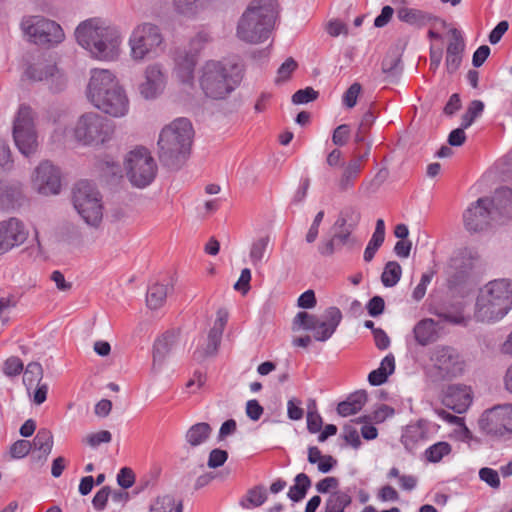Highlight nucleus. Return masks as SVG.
Returning a JSON list of instances; mask_svg holds the SVG:
<instances>
[{"label": "nucleus", "instance_id": "aec40b11", "mask_svg": "<svg viewBox=\"0 0 512 512\" xmlns=\"http://www.w3.org/2000/svg\"><path fill=\"white\" fill-rule=\"evenodd\" d=\"M91 103L99 110L113 117H122L127 114L129 109L128 98L121 86L111 90L102 98L99 97V101L95 99Z\"/></svg>", "mask_w": 512, "mask_h": 512}, {"label": "nucleus", "instance_id": "dca6fc26", "mask_svg": "<svg viewBox=\"0 0 512 512\" xmlns=\"http://www.w3.org/2000/svg\"><path fill=\"white\" fill-rule=\"evenodd\" d=\"M33 188L41 195H56L61 189L60 171L48 161L41 162L32 177Z\"/></svg>", "mask_w": 512, "mask_h": 512}, {"label": "nucleus", "instance_id": "72a5a7b5", "mask_svg": "<svg viewBox=\"0 0 512 512\" xmlns=\"http://www.w3.org/2000/svg\"><path fill=\"white\" fill-rule=\"evenodd\" d=\"M57 73L55 64L47 61H39L30 65L26 70V75L29 79L34 81H44L49 77H54Z\"/></svg>", "mask_w": 512, "mask_h": 512}, {"label": "nucleus", "instance_id": "a211bd4d", "mask_svg": "<svg viewBox=\"0 0 512 512\" xmlns=\"http://www.w3.org/2000/svg\"><path fill=\"white\" fill-rule=\"evenodd\" d=\"M28 231L17 218H9L0 222V255L25 242Z\"/></svg>", "mask_w": 512, "mask_h": 512}, {"label": "nucleus", "instance_id": "393cba45", "mask_svg": "<svg viewBox=\"0 0 512 512\" xmlns=\"http://www.w3.org/2000/svg\"><path fill=\"white\" fill-rule=\"evenodd\" d=\"M431 313L441 321L451 325L467 326L469 317L464 315V307L461 303L442 304L434 306Z\"/></svg>", "mask_w": 512, "mask_h": 512}, {"label": "nucleus", "instance_id": "f257e3e1", "mask_svg": "<svg viewBox=\"0 0 512 512\" xmlns=\"http://www.w3.org/2000/svg\"><path fill=\"white\" fill-rule=\"evenodd\" d=\"M75 37L78 44L96 59L113 61L120 54L122 39L119 30L101 19L91 18L81 22L75 30Z\"/></svg>", "mask_w": 512, "mask_h": 512}, {"label": "nucleus", "instance_id": "a19ab883", "mask_svg": "<svg viewBox=\"0 0 512 512\" xmlns=\"http://www.w3.org/2000/svg\"><path fill=\"white\" fill-rule=\"evenodd\" d=\"M451 451L452 447L448 442L439 441L425 450L424 457L430 463H438L445 456H448Z\"/></svg>", "mask_w": 512, "mask_h": 512}, {"label": "nucleus", "instance_id": "f704fd0d", "mask_svg": "<svg viewBox=\"0 0 512 512\" xmlns=\"http://www.w3.org/2000/svg\"><path fill=\"white\" fill-rule=\"evenodd\" d=\"M31 444L33 451H39L41 453L39 458L43 457L46 459L53 447V435L51 431L46 428L39 429Z\"/></svg>", "mask_w": 512, "mask_h": 512}, {"label": "nucleus", "instance_id": "8fccbe9b", "mask_svg": "<svg viewBox=\"0 0 512 512\" xmlns=\"http://www.w3.org/2000/svg\"><path fill=\"white\" fill-rule=\"evenodd\" d=\"M112 440V434L108 430H101L96 433L86 435L82 442L91 448H97L100 444L109 443Z\"/></svg>", "mask_w": 512, "mask_h": 512}, {"label": "nucleus", "instance_id": "c85d7f7f", "mask_svg": "<svg viewBox=\"0 0 512 512\" xmlns=\"http://www.w3.org/2000/svg\"><path fill=\"white\" fill-rule=\"evenodd\" d=\"M436 323L433 319L426 318L419 321L414 329L416 342L421 346H426L437 339Z\"/></svg>", "mask_w": 512, "mask_h": 512}, {"label": "nucleus", "instance_id": "4d7b16f0", "mask_svg": "<svg viewBox=\"0 0 512 512\" xmlns=\"http://www.w3.org/2000/svg\"><path fill=\"white\" fill-rule=\"evenodd\" d=\"M350 137V127L347 124L337 126L332 134V142L336 146H344L347 144Z\"/></svg>", "mask_w": 512, "mask_h": 512}, {"label": "nucleus", "instance_id": "69168bd1", "mask_svg": "<svg viewBox=\"0 0 512 512\" xmlns=\"http://www.w3.org/2000/svg\"><path fill=\"white\" fill-rule=\"evenodd\" d=\"M367 311L368 314L372 317H377L381 315L385 308L384 299L381 296L372 297L367 303Z\"/></svg>", "mask_w": 512, "mask_h": 512}, {"label": "nucleus", "instance_id": "052dcab7", "mask_svg": "<svg viewBox=\"0 0 512 512\" xmlns=\"http://www.w3.org/2000/svg\"><path fill=\"white\" fill-rule=\"evenodd\" d=\"M228 459V453L222 449L211 450L208 458L207 465L209 468H218L222 466Z\"/></svg>", "mask_w": 512, "mask_h": 512}, {"label": "nucleus", "instance_id": "338daca9", "mask_svg": "<svg viewBox=\"0 0 512 512\" xmlns=\"http://www.w3.org/2000/svg\"><path fill=\"white\" fill-rule=\"evenodd\" d=\"M383 242H384V238L377 237V236L371 237V239L368 242V245L364 251V260L366 262H370L374 258L377 250L381 247Z\"/></svg>", "mask_w": 512, "mask_h": 512}, {"label": "nucleus", "instance_id": "bf43d9fd", "mask_svg": "<svg viewBox=\"0 0 512 512\" xmlns=\"http://www.w3.org/2000/svg\"><path fill=\"white\" fill-rule=\"evenodd\" d=\"M135 482V475L132 469L123 467L117 475V483L122 489H128L133 486Z\"/></svg>", "mask_w": 512, "mask_h": 512}, {"label": "nucleus", "instance_id": "5701e85b", "mask_svg": "<svg viewBox=\"0 0 512 512\" xmlns=\"http://www.w3.org/2000/svg\"><path fill=\"white\" fill-rule=\"evenodd\" d=\"M179 342V333L169 330L156 338L153 344V369L161 367L166 357L176 348Z\"/></svg>", "mask_w": 512, "mask_h": 512}, {"label": "nucleus", "instance_id": "f3484780", "mask_svg": "<svg viewBox=\"0 0 512 512\" xmlns=\"http://www.w3.org/2000/svg\"><path fill=\"white\" fill-rule=\"evenodd\" d=\"M167 80V72L161 64L148 65L144 70L143 81L138 86L140 95L147 100L157 98L163 93Z\"/></svg>", "mask_w": 512, "mask_h": 512}, {"label": "nucleus", "instance_id": "6e6d98bb", "mask_svg": "<svg viewBox=\"0 0 512 512\" xmlns=\"http://www.w3.org/2000/svg\"><path fill=\"white\" fill-rule=\"evenodd\" d=\"M110 494L111 488L109 486H104L94 495L92 505L96 511L101 512L106 508Z\"/></svg>", "mask_w": 512, "mask_h": 512}, {"label": "nucleus", "instance_id": "ea45409f", "mask_svg": "<svg viewBox=\"0 0 512 512\" xmlns=\"http://www.w3.org/2000/svg\"><path fill=\"white\" fill-rule=\"evenodd\" d=\"M222 334L218 330H211L208 333L207 345L204 349H197L194 352V358L198 361L203 360L208 356L216 354L218 347L221 343Z\"/></svg>", "mask_w": 512, "mask_h": 512}, {"label": "nucleus", "instance_id": "ddd939ff", "mask_svg": "<svg viewBox=\"0 0 512 512\" xmlns=\"http://www.w3.org/2000/svg\"><path fill=\"white\" fill-rule=\"evenodd\" d=\"M163 36L158 26L151 23L138 25L129 38L130 55L135 61H142L162 44Z\"/></svg>", "mask_w": 512, "mask_h": 512}, {"label": "nucleus", "instance_id": "423d86ee", "mask_svg": "<svg viewBox=\"0 0 512 512\" xmlns=\"http://www.w3.org/2000/svg\"><path fill=\"white\" fill-rule=\"evenodd\" d=\"M341 320L342 313L335 306L327 308L322 316L301 311L295 315L292 329L293 331L301 329L311 331L316 341L325 342L335 333Z\"/></svg>", "mask_w": 512, "mask_h": 512}, {"label": "nucleus", "instance_id": "13d9d810", "mask_svg": "<svg viewBox=\"0 0 512 512\" xmlns=\"http://www.w3.org/2000/svg\"><path fill=\"white\" fill-rule=\"evenodd\" d=\"M479 478L492 488L500 487V478L498 472L492 468L484 467L479 471Z\"/></svg>", "mask_w": 512, "mask_h": 512}, {"label": "nucleus", "instance_id": "37998d69", "mask_svg": "<svg viewBox=\"0 0 512 512\" xmlns=\"http://www.w3.org/2000/svg\"><path fill=\"white\" fill-rule=\"evenodd\" d=\"M210 41V36L206 32H198L194 35L188 42V45L185 47H178L179 49H185L186 52L193 54V56L198 59L201 51L205 48L207 43Z\"/></svg>", "mask_w": 512, "mask_h": 512}, {"label": "nucleus", "instance_id": "cd10ccee", "mask_svg": "<svg viewBox=\"0 0 512 512\" xmlns=\"http://www.w3.org/2000/svg\"><path fill=\"white\" fill-rule=\"evenodd\" d=\"M495 214L501 217L512 218V188H498L491 199Z\"/></svg>", "mask_w": 512, "mask_h": 512}, {"label": "nucleus", "instance_id": "7ed1b4c3", "mask_svg": "<svg viewBox=\"0 0 512 512\" xmlns=\"http://www.w3.org/2000/svg\"><path fill=\"white\" fill-rule=\"evenodd\" d=\"M277 14L276 0L252 1L239 19L238 38L251 44L264 42L269 38Z\"/></svg>", "mask_w": 512, "mask_h": 512}, {"label": "nucleus", "instance_id": "6e6552de", "mask_svg": "<svg viewBox=\"0 0 512 512\" xmlns=\"http://www.w3.org/2000/svg\"><path fill=\"white\" fill-rule=\"evenodd\" d=\"M480 432L490 441L503 443L512 439V404L495 405L478 419Z\"/></svg>", "mask_w": 512, "mask_h": 512}, {"label": "nucleus", "instance_id": "79ce46f5", "mask_svg": "<svg viewBox=\"0 0 512 512\" xmlns=\"http://www.w3.org/2000/svg\"><path fill=\"white\" fill-rule=\"evenodd\" d=\"M402 268L396 261L386 263L381 275V282L385 287H394L400 280Z\"/></svg>", "mask_w": 512, "mask_h": 512}, {"label": "nucleus", "instance_id": "58836bf2", "mask_svg": "<svg viewBox=\"0 0 512 512\" xmlns=\"http://www.w3.org/2000/svg\"><path fill=\"white\" fill-rule=\"evenodd\" d=\"M295 484L290 487L287 496L293 502L301 501L311 486V480L305 473H299L296 475Z\"/></svg>", "mask_w": 512, "mask_h": 512}, {"label": "nucleus", "instance_id": "f8f14e48", "mask_svg": "<svg viewBox=\"0 0 512 512\" xmlns=\"http://www.w3.org/2000/svg\"><path fill=\"white\" fill-rule=\"evenodd\" d=\"M25 35L37 45H56L64 40V32L55 21L42 16L26 17L21 22Z\"/></svg>", "mask_w": 512, "mask_h": 512}, {"label": "nucleus", "instance_id": "bb28decb", "mask_svg": "<svg viewBox=\"0 0 512 512\" xmlns=\"http://www.w3.org/2000/svg\"><path fill=\"white\" fill-rule=\"evenodd\" d=\"M341 166L342 171L337 180V186L340 192H347L354 187L364 167L360 165L359 159L352 158Z\"/></svg>", "mask_w": 512, "mask_h": 512}, {"label": "nucleus", "instance_id": "20e7f679", "mask_svg": "<svg viewBox=\"0 0 512 512\" xmlns=\"http://www.w3.org/2000/svg\"><path fill=\"white\" fill-rule=\"evenodd\" d=\"M237 64L208 60L199 69V85L206 97L221 100L230 95L241 81Z\"/></svg>", "mask_w": 512, "mask_h": 512}, {"label": "nucleus", "instance_id": "f03ea898", "mask_svg": "<svg viewBox=\"0 0 512 512\" xmlns=\"http://www.w3.org/2000/svg\"><path fill=\"white\" fill-rule=\"evenodd\" d=\"M193 136L194 130L187 118H178L165 126L158 139L161 163L170 169H179L190 154Z\"/></svg>", "mask_w": 512, "mask_h": 512}, {"label": "nucleus", "instance_id": "b1692460", "mask_svg": "<svg viewBox=\"0 0 512 512\" xmlns=\"http://www.w3.org/2000/svg\"><path fill=\"white\" fill-rule=\"evenodd\" d=\"M397 18L404 23H407L411 26H415L421 28L429 23H432L433 26L436 23H439L442 27L446 26V22L437 17H434L422 10L409 8L406 6H402L397 8L396 10Z\"/></svg>", "mask_w": 512, "mask_h": 512}, {"label": "nucleus", "instance_id": "a18cd8bd", "mask_svg": "<svg viewBox=\"0 0 512 512\" xmlns=\"http://www.w3.org/2000/svg\"><path fill=\"white\" fill-rule=\"evenodd\" d=\"M483 110L484 103L480 100H473L469 104L466 112L462 116L461 126H463V128L470 127L475 121V119L482 114Z\"/></svg>", "mask_w": 512, "mask_h": 512}, {"label": "nucleus", "instance_id": "3c124183", "mask_svg": "<svg viewBox=\"0 0 512 512\" xmlns=\"http://www.w3.org/2000/svg\"><path fill=\"white\" fill-rule=\"evenodd\" d=\"M297 66V62L292 57L287 58L278 68L276 83L287 81Z\"/></svg>", "mask_w": 512, "mask_h": 512}, {"label": "nucleus", "instance_id": "c9c22d12", "mask_svg": "<svg viewBox=\"0 0 512 512\" xmlns=\"http://www.w3.org/2000/svg\"><path fill=\"white\" fill-rule=\"evenodd\" d=\"M168 295V286L155 283L149 286L146 294V303L150 309L162 307Z\"/></svg>", "mask_w": 512, "mask_h": 512}, {"label": "nucleus", "instance_id": "a878e982", "mask_svg": "<svg viewBox=\"0 0 512 512\" xmlns=\"http://www.w3.org/2000/svg\"><path fill=\"white\" fill-rule=\"evenodd\" d=\"M472 270V262L463 255L455 256L450 261L448 272V285L457 287L466 282Z\"/></svg>", "mask_w": 512, "mask_h": 512}, {"label": "nucleus", "instance_id": "2eb2a0df", "mask_svg": "<svg viewBox=\"0 0 512 512\" xmlns=\"http://www.w3.org/2000/svg\"><path fill=\"white\" fill-rule=\"evenodd\" d=\"M434 367L443 379L460 376L464 370V361L456 349L450 346H437L432 355Z\"/></svg>", "mask_w": 512, "mask_h": 512}, {"label": "nucleus", "instance_id": "09e8293b", "mask_svg": "<svg viewBox=\"0 0 512 512\" xmlns=\"http://www.w3.org/2000/svg\"><path fill=\"white\" fill-rule=\"evenodd\" d=\"M394 414V409L388 405L382 404L376 409L371 416L359 417L355 420L357 423H366L368 420L375 421L377 423L383 422L387 417Z\"/></svg>", "mask_w": 512, "mask_h": 512}, {"label": "nucleus", "instance_id": "0eeeda50", "mask_svg": "<svg viewBox=\"0 0 512 512\" xmlns=\"http://www.w3.org/2000/svg\"><path fill=\"white\" fill-rule=\"evenodd\" d=\"M114 132L112 123L95 112L82 114L72 128L74 139L85 146H99L109 141Z\"/></svg>", "mask_w": 512, "mask_h": 512}, {"label": "nucleus", "instance_id": "c03bdc74", "mask_svg": "<svg viewBox=\"0 0 512 512\" xmlns=\"http://www.w3.org/2000/svg\"><path fill=\"white\" fill-rule=\"evenodd\" d=\"M43 376L42 366L37 362H31L27 365L23 382L29 390L36 382L39 383Z\"/></svg>", "mask_w": 512, "mask_h": 512}, {"label": "nucleus", "instance_id": "7c9ffc66", "mask_svg": "<svg viewBox=\"0 0 512 512\" xmlns=\"http://www.w3.org/2000/svg\"><path fill=\"white\" fill-rule=\"evenodd\" d=\"M207 0H173L174 12L187 19L195 18L204 8Z\"/></svg>", "mask_w": 512, "mask_h": 512}, {"label": "nucleus", "instance_id": "2f4dec72", "mask_svg": "<svg viewBox=\"0 0 512 512\" xmlns=\"http://www.w3.org/2000/svg\"><path fill=\"white\" fill-rule=\"evenodd\" d=\"M352 502L350 489L332 492L326 500L325 512H344Z\"/></svg>", "mask_w": 512, "mask_h": 512}, {"label": "nucleus", "instance_id": "c756f323", "mask_svg": "<svg viewBox=\"0 0 512 512\" xmlns=\"http://www.w3.org/2000/svg\"><path fill=\"white\" fill-rule=\"evenodd\" d=\"M212 432L211 426L206 422L192 425L185 434L186 443L190 447H197L205 443Z\"/></svg>", "mask_w": 512, "mask_h": 512}, {"label": "nucleus", "instance_id": "6ab92c4d", "mask_svg": "<svg viewBox=\"0 0 512 512\" xmlns=\"http://www.w3.org/2000/svg\"><path fill=\"white\" fill-rule=\"evenodd\" d=\"M119 86L115 75L110 70L93 69L87 88V97L90 102L95 99L99 101V97L102 98L105 94Z\"/></svg>", "mask_w": 512, "mask_h": 512}, {"label": "nucleus", "instance_id": "4be33fe9", "mask_svg": "<svg viewBox=\"0 0 512 512\" xmlns=\"http://www.w3.org/2000/svg\"><path fill=\"white\" fill-rule=\"evenodd\" d=\"M442 402L454 412L464 413L472 402L470 390L463 385H450L443 395Z\"/></svg>", "mask_w": 512, "mask_h": 512}, {"label": "nucleus", "instance_id": "0e129e2a", "mask_svg": "<svg viewBox=\"0 0 512 512\" xmlns=\"http://www.w3.org/2000/svg\"><path fill=\"white\" fill-rule=\"evenodd\" d=\"M361 91V85L359 83H353L344 93L343 103L348 108H353L357 103L358 95Z\"/></svg>", "mask_w": 512, "mask_h": 512}, {"label": "nucleus", "instance_id": "4468645a", "mask_svg": "<svg viewBox=\"0 0 512 512\" xmlns=\"http://www.w3.org/2000/svg\"><path fill=\"white\" fill-rule=\"evenodd\" d=\"M496 221V214L491 199L481 197L471 203L463 212V222L467 231L482 232L489 229Z\"/></svg>", "mask_w": 512, "mask_h": 512}, {"label": "nucleus", "instance_id": "de8ad7c7", "mask_svg": "<svg viewBox=\"0 0 512 512\" xmlns=\"http://www.w3.org/2000/svg\"><path fill=\"white\" fill-rule=\"evenodd\" d=\"M175 504V499L171 495H162L155 498L150 506L148 512H171Z\"/></svg>", "mask_w": 512, "mask_h": 512}, {"label": "nucleus", "instance_id": "1a4fd4ad", "mask_svg": "<svg viewBox=\"0 0 512 512\" xmlns=\"http://www.w3.org/2000/svg\"><path fill=\"white\" fill-rule=\"evenodd\" d=\"M72 203L81 218L90 226L97 227L103 217L102 196L97 187L87 181L77 182L72 190Z\"/></svg>", "mask_w": 512, "mask_h": 512}, {"label": "nucleus", "instance_id": "680f3d73", "mask_svg": "<svg viewBox=\"0 0 512 512\" xmlns=\"http://www.w3.org/2000/svg\"><path fill=\"white\" fill-rule=\"evenodd\" d=\"M301 400L297 398H291L287 402V415L288 418L294 421L300 420L303 418L304 411L301 408Z\"/></svg>", "mask_w": 512, "mask_h": 512}, {"label": "nucleus", "instance_id": "5fc2aeb1", "mask_svg": "<svg viewBox=\"0 0 512 512\" xmlns=\"http://www.w3.org/2000/svg\"><path fill=\"white\" fill-rule=\"evenodd\" d=\"M433 275V271H429L422 274L419 284L415 287L412 293V297L415 301H420L421 299H423V297L426 294L427 286L432 281Z\"/></svg>", "mask_w": 512, "mask_h": 512}, {"label": "nucleus", "instance_id": "412c9836", "mask_svg": "<svg viewBox=\"0 0 512 512\" xmlns=\"http://www.w3.org/2000/svg\"><path fill=\"white\" fill-rule=\"evenodd\" d=\"M198 59L185 49L176 48L173 52V74L183 84H192Z\"/></svg>", "mask_w": 512, "mask_h": 512}, {"label": "nucleus", "instance_id": "4c0bfd02", "mask_svg": "<svg viewBox=\"0 0 512 512\" xmlns=\"http://www.w3.org/2000/svg\"><path fill=\"white\" fill-rule=\"evenodd\" d=\"M428 429L424 421L420 420L415 424L408 425L403 436V443L407 446L416 444L419 441L427 439Z\"/></svg>", "mask_w": 512, "mask_h": 512}, {"label": "nucleus", "instance_id": "603ef678", "mask_svg": "<svg viewBox=\"0 0 512 512\" xmlns=\"http://www.w3.org/2000/svg\"><path fill=\"white\" fill-rule=\"evenodd\" d=\"M319 93L312 87H306L296 91L292 96V102L294 104H305L314 101L318 98Z\"/></svg>", "mask_w": 512, "mask_h": 512}, {"label": "nucleus", "instance_id": "473e14b6", "mask_svg": "<svg viewBox=\"0 0 512 512\" xmlns=\"http://www.w3.org/2000/svg\"><path fill=\"white\" fill-rule=\"evenodd\" d=\"M22 192L17 184H8L0 182V208L10 209L18 204Z\"/></svg>", "mask_w": 512, "mask_h": 512}, {"label": "nucleus", "instance_id": "9d476101", "mask_svg": "<svg viewBox=\"0 0 512 512\" xmlns=\"http://www.w3.org/2000/svg\"><path fill=\"white\" fill-rule=\"evenodd\" d=\"M35 120V111L30 106L21 104L13 120L12 135L16 147L25 156L34 154L38 148Z\"/></svg>", "mask_w": 512, "mask_h": 512}, {"label": "nucleus", "instance_id": "e433bc0d", "mask_svg": "<svg viewBox=\"0 0 512 512\" xmlns=\"http://www.w3.org/2000/svg\"><path fill=\"white\" fill-rule=\"evenodd\" d=\"M267 500L266 488L262 485L249 489L246 495L241 498L239 504L245 509L256 508L261 506Z\"/></svg>", "mask_w": 512, "mask_h": 512}, {"label": "nucleus", "instance_id": "774afa93", "mask_svg": "<svg viewBox=\"0 0 512 512\" xmlns=\"http://www.w3.org/2000/svg\"><path fill=\"white\" fill-rule=\"evenodd\" d=\"M23 370V363L18 357H10L4 365V372L8 376H16Z\"/></svg>", "mask_w": 512, "mask_h": 512}, {"label": "nucleus", "instance_id": "9b49d317", "mask_svg": "<svg viewBox=\"0 0 512 512\" xmlns=\"http://www.w3.org/2000/svg\"><path fill=\"white\" fill-rule=\"evenodd\" d=\"M124 167L129 181L137 188L150 185L157 174V164L145 147H137L128 152Z\"/></svg>", "mask_w": 512, "mask_h": 512}, {"label": "nucleus", "instance_id": "49530a36", "mask_svg": "<svg viewBox=\"0 0 512 512\" xmlns=\"http://www.w3.org/2000/svg\"><path fill=\"white\" fill-rule=\"evenodd\" d=\"M269 244V237H261L252 243L250 250V260L254 266L262 262L265 251Z\"/></svg>", "mask_w": 512, "mask_h": 512}, {"label": "nucleus", "instance_id": "864d4df0", "mask_svg": "<svg viewBox=\"0 0 512 512\" xmlns=\"http://www.w3.org/2000/svg\"><path fill=\"white\" fill-rule=\"evenodd\" d=\"M450 33L452 35V39L448 44L447 47V54H460L462 55V52L464 50L465 44L463 37L456 28H453L450 30Z\"/></svg>", "mask_w": 512, "mask_h": 512}, {"label": "nucleus", "instance_id": "39448f33", "mask_svg": "<svg viewBox=\"0 0 512 512\" xmlns=\"http://www.w3.org/2000/svg\"><path fill=\"white\" fill-rule=\"evenodd\" d=\"M512 309V281L495 279L485 284L478 293L474 316L481 322L502 319Z\"/></svg>", "mask_w": 512, "mask_h": 512}, {"label": "nucleus", "instance_id": "e2e57ef3", "mask_svg": "<svg viewBox=\"0 0 512 512\" xmlns=\"http://www.w3.org/2000/svg\"><path fill=\"white\" fill-rule=\"evenodd\" d=\"M32 450V444L28 440L16 441L10 449L13 458H23Z\"/></svg>", "mask_w": 512, "mask_h": 512}]
</instances>
